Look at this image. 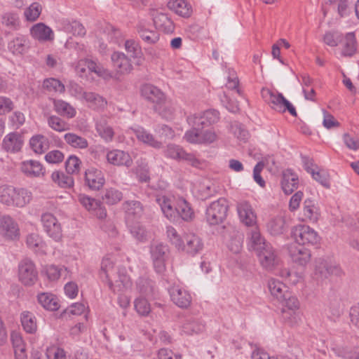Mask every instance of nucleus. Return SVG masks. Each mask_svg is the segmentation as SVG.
Here are the masks:
<instances>
[{
    "label": "nucleus",
    "mask_w": 359,
    "mask_h": 359,
    "mask_svg": "<svg viewBox=\"0 0 359 359\" xmlns=\"http://www.w3.org/2000/svg\"><path fill=\"white\" fill-rule=\"evenodd\" d=\"M99 275L114 293L123 292L131 286L130 278L126 269L116 267L115 262L111 257L102 259Z\"/></svg>",
    "instance_id": "obj_1"
},
{
    "label": "nucleus",
    "mask_w": 359,
    "mask_h": 359,
    "mask_svg": "<svg viewBox=\"0 0 359 359\" xmlns=\"http://www.w3.org/2000/svg\"><path fill=\"white\" fill-rule=\"evenodd\" d=\"M262 95L273 109L281 113L288 111L291 115L297 116L295 108L282 93L263 88Z\"/></svg>",
    "instance_id": "obj_2"
},
{
    "label": "nucleus",
    "mask_w": 359,
    "mask_h": 359,
    "mask_svg": "<svg viewBox=\"0 0 359 359\" xmlns=\"http://www.w3.org/2000/svg\"><path fill=\"white\" fill-rule=\"evenodd\" d=\"M228 203L224 198H220L212 202L206 209L205 218L210 225L222 223L226 217Z\"/></svg>",
    "instance_id": "obj_3"
},
{
    "label": "nucleus",
    "mask_w": 359,
    "mask_h": 359,
    "mask_svg": "<svg viewBox=\"0 0 359 359\" xmlns=\"http://www.w3.org/2000/svg\"><path fill=\"white\" fill-rule=\"evenodd\" d=\"M150 254L155 271L158 273L164 272L169 255L168 246L163 243L154 242L150 246Z\"/></svg>",
    "instance_id": "obj_4"
},
{
    "label": "nucleus",
    "mask_w": 359,
    "mask_h": 359,
    "mask_svg": "<svg viewBox=\"0 0 359 359\" xmlns=\"http://www.w3.org/2000/svg\"><path fill=\"white\" fill-rule=\"evenodd\" d=\"M285 308L283 309V318L285 322L293 325L297 322L298 316L296 311L299 309L298 299L293 296L290 292L285 293L284 297L279 300Z\"/></svg>",
    "instance_id": "obj_5"
},
{
    "label": "nucleus",
    "mask_w": 359,
    "mask_h": 359,
    "mask_svg": "<svg viewBox=\"0 0 359 359\" xmlns=\"http://www.w3.org/2000/svg\"><path fill=\"white\" fill-rule=\"evenodd\" d=\"M18 277L20 281L26 286L33 285L38 278V272L34 262L28 259H23L18 265Z\"/></svg>",
    "instance_id": "obj_6"
},
{
    "label": "nucleus",
    "mask_w": 359,
    "mask_h": 359,
    "mask_svg": "<svg viewBox=\"0 0 359 359\" xmlns=\"http://www.w3.org/2000/svg\"><path fill=\"white\" fill-rule=\"evenodd\" d=\"M292 235L296 243L301 245H314L319 241L317 232L306 225H298L292 231Z\"/></svg>",
    "instance_id": "obj_7"
},
{
    "label": "nucleus",
    "mask_w": 359,
    "mask_h": 359,
    "mask_svg": "<svg viewBox=\"0 0 359 359\" xmlns=\"http://www.w3.org/2000/svg\"><path fill=\"white\" fill-rule=\"evenodd\" d=\"M167 157L175 159L183 160L194 168H201L202 163L193 154L187 153L181 147L175 144H168L165 151Z\"/></svg>",
    "instance_id": "obj_8"
},
{
    "label": "nucleus",
    "mask_w": 359,
    "mask_h": 359,
    "mask_svg": "<svg viewBox=\"0 0 359 359\" xmlns=\"http://www.w3.org/2000/svg\"><path fill=\"white\" fill-rule=\"evenodd\" d=\"M41 222L44 231L53 240L58 241L62 236V226L57 219L51 213L41 215Z\"/></svg>",
    "instance_id": "obj_9"
},
{
    "label": "nucleus",
    "mask_w": 359,
    "mask_h": 359,
    "mask_svg": "<svg viewBox=\"0 0 359 359\" xmlns=\"http://www.w3.org/2000/svg\"><path fill=\"white\" fill-rule=\"evenodd\" d=\"M341 270L339 266L319 258L316 261L314 276L318 280H323L331 276H339Z\"/></svg>",
    "instance_id": "obj_10"
},
{
    "label": "nucleus",
    "mask_w": 359,
    "mask_h": 359,
    "mask_svg": "<svg viewBox=\"0 0 359 359\" xmlns=\"http://www.w3.org/2000/svg\"><path fill=\"white\" fill-rule=\"evenodd\" d=\"M259 261L262 266L267 271L273 270L279 264L277 252L271 243L265 245L262 250L257 252Z\"/></svg>",
    "instance_id": "obj_11"
},
{
    "label": "nucleus",
    "mask_w": 359,
    "mask_h": 359,
    "mask_svg": "<svg viewBox=\"0 0 359 359\" xmlns=\"http://www.w3.org/2000/svg\"><path fill=\"white\" fill-rule=\"evenodd\" d=\"M237 212L241 222L247 226H256L257 215L248 201H241L237 204Z\"/></svg>",
    "instance_id": "obj_12"
},
{
    "label": "nucleus",
    "mask_w": 359,
    "mask_h": 359,
    "mask_svg": "<svg viewBox=\"0 0 359 359\" xmlns=\"http://www.w3.org/2000/svg\"><path fill=\"white\" fill-rule=\"evenodd\" d=\"M85 185L91 190H100L104 184V175L100 170L90 168L85 171Z\"/></svg>",
    "instance_id": "obj_13"
},
{
    "label": "nucleus",
    "mask_w": 359,
    "mask_h": 359,
    "mask_svg": "<svg viewBox=\"0 0 359 359\" xmlns=\"http://www.w3.org/2000/svg\"><path fill=\"white\" fill-rule=\"evenodd\" d=\"M107 162L115 166H125L129 168L133 165L130 155L123 150L113 149L107 153Z\"/></svg>",
    "instance_id": "obj_14"
},
{
    "label": "nucleus",
    "mask_w": 359,
    "mask_h": 359,
    "mask_svg": "<svg viewBox=\"0 0 359 359\" xmlns=\"http://www.w3.org/2000/svg\"><path fill=\"white\" fill-rule=\"evenodd\" d=\"M0 233L7 239L13 240L19 236L18 224L9 216H3L0 218Z\"/></svg>",
    "instance_id": "obj_15"
},
{
    "label": "nucleus",
    "mask_w": 359,
    "mask_h": 359,
    "mask_svg": "<svg viewBox=\"0 0 359 359\" xmlns=\"http://www.w3.org/2000/svg\"><path fill=\"white\" fill-rule=\"evenodd\" d=\"M111 60L113 67L119 74H128L133 69L130 60L123 53L114 52L111 56Z\"/></svg>",
    "instance_id": "obj_16"
},
{
    "label": "nucleus",
    "mask_w": 359,
    "mask_h": 359,
    "mask_svg": "<svg viewBox=\"0 0 359 359\" xmlns=\"http://www.w3.org/2000/svg\"><path fill=\"white\" fill-rule=\"evenodd\" d=\"M169 293L172 301L178 307L187 309L190 306L191 296L187 290L174 286L169 289Z\"/></svg>",
    "instance_id": "obj_17"
},
{
    "label": "nucleus",
    "mask_w": 359,
    "mask_h": 359,
    "mask_svg": "<svg viewBox=\"0 0 359 359\" xmlns=\"http://www.w3.org/2000/svg\"><path fill=\"white\" fill-rule=\"evenodd\" d=\"M142 95L154 105H158L164 101L165 94L157 87L151 84H144L141 88Z\"/></svg>",
    "instance_id": "obj_18"
},
{
    "label": "nucleus",
    "mask_w": 359,
    "mask_h": 359,
    "mask_svg": "<svg viewBox=\"0 0 359 359\" xmlns=\"http://www.w3.org/2000/svg\"><path fill=\"white\" fill-rule=\"evenodd\" d=\"M23 143L22 136L20 133H11L4 138L2 147L8 152L15 153L21 149Z\"/></svg>",
    "instance_id": "obj_19"
},
{
    "label": "nucleus",
    "mask_w": 359,
    "mask_h": 359,
    "mask_svg": "<svg viewBox=\"0 0 359 359\" xmlns=\"http://www.w3.org/2000/svg\"><path fill=\"white\" fill-rule=\"evenodd\" d=\"M290 255L292 261L299 265L304 266L311 259V252L304 245H295L290 248Z\"/></svg>",
    "instance_id": "obj_20"
},
{
    "label": "nucleus",
    "mask_w": 359,
    "mask_h": 359,
    "mask_svg": "<svg viewBox=\"0 0 359 359\" xmlns=\"http://www.w3.org/2000/svg\"><path fill=\"white\" fill-rule=\"evenodd\" d=\"M298 184V177L292 171V170L287 169L283 171L281 187L285 194H292L295 189H297Z\"/></svg>",
    "instance_id": "obj_21"
},
{
    "label": "nucleus",
    "mask_w": 359,
    "mask_h": 359,
    "mask_svg": "<svg viewBox=\"0 0 359 359\" xmlns=\"http://www.w3.org/2000/svg\"><path fill=\"white\" fill-rule=\"evenodd\" d=\"M203 244L198 236L195 234H188L184 238V247L180 248V250L194 255L199 252L203 249Z\"/></svg>",
    "instance_id": "obj_22"
},
{
    "label": "nucleus",
    "mask_w": 359,
    "mask_h": 359,
    "mask_svg": "<svg viewBox=\"0 0 359 359\" xmlns=\"http://www.w3.org/2000/svg\"><path fill=\"white\" fill-rule=\"evenodd\" d=\"M32 36L39 41H52L54 34L52 29L43 23H37L30 29Z\"/></svg>",
    "instance_id": "obj_23"
},
{
    "label": "nucleus",
    "mask_w": 359,
    "mask_h": 359,
    "mask_svg": "<svg viewBox=\"0 0 359 359\" xmlns=\"http://www.w3.org/2000/svg\"><path fill=\"white\" fill-rule=\"evenodd\" d=\"M326 314L331 319L339 318L344 311V304L341 299L336 295L329 296L327 304Z\"/></svg>",
    "instance_id": "obj_24"
},
{
    "label": "nucleus",
    "mask_w": 359,
    "mask_h": 359,
    "mask_svg": "<svg viewBox=\"0 0 359 359\" xmlns=\"http://www.w3.org/2000/svg\"><path fill=\"white\" fill-rule=\"evenodd\" d=\"M288 229V223L285 216H277L269 220L267 229L270 234L278 236L283 234Z\"/></svg>",
    "instance_id": "obj_25"
},
{
    "label": "nucleus",
    "mask_w": 359,
    "mask_h": 359,
    "mask_svg": "<svg viewBox=\"0 0 359 359\" xmlns=\"http://www.w3.org/2000/svg\"><path fill=\"white\" fill-rule=\"evenodd\" d=\"M156 203L160 205L165 216L170 221L177 219V203L174 207L171 201L165 196H157Z\"/></svg>",
    "instance_id": "obj_26"
},
{
    "label": "nucleus",
    "mask_w": 359,
    "mask_h": 359,
    "mask_svg": "<svg viewBox=\"0 0 359 359\" xmlns=\"http://www.w3.org/2000/svg\"><path fill=\"white\" fill-rule=\"evenodd\" d=\"M20 169L29 177H38L44 173L42 165L39 161L33 160L22 162Z\"/></svg>",
    "instance_id": "obj_27"
},
{
    "label": "nucleus",
    "mask_w": 359,
    "mask_h": 359,
    "mask_svg": "<svg viewBox=\"0 0 359 359\" xmlns=\"http://www.w3.org/2000/svg\"><path fill=\"white\" fill-rule=\"evenodd\" d=\"M95 128L99 135L105 141H111L114 132L111 126L108 123V118L101 116L96 121Z\"/></svg>",
    "instance_id": "obj_28"
},
{
    "label": "nucleus",
    "mask_w": 359,
    "mask_h": 359,
    "mask_svg": "<svg viewBox=\"0 0 359 359\" xmlns=\"http://www.w3.org/2000/svg\"><path fill=\"white\" fill-rule=\"evenodd\" d=\"M153 20L156 27L161 29L164 33L171 34L174 32L175 25L166 14L157 13Z\"/></svg>",
    "instance_id": "obj_29"
},
{
    "label": "nucleus",
    "mask_w": 359,
    "mask_h": 359,
    "mask_svg": "<svg viewBox=\"0 0 359 359\" xmlns=\"http://www.w3.org/2000/svg\"><path fill=\"white\" fill-rule=\"evenodd\" d=\"M137 32L142 40L149 45L155 44L159 40V34L140 22L137 25Z\"/></svg>",
    "instance_id": "obj_30"
},
{
    "label": "nucleus",
    "mask_w": 359,
    "mask_h": 359,
    "mask_svg": "<svg viewBox=\"0 0 359 359\" xmlns=\"http://www.w3.org/2000/svg\"><path fill=\"white\" fill-rule=\"evenodd\" d=\"M303 215L304 217V220L311 222L318 221L320 212L313 200L307 198L304 201Z\"/></svg>",
    "instance_id": "obj_31"
},
{
    "label": "nucleus",
    "mask_w": 359,
    "mask_h": 359,
    "mask_svg": "<svg viewBox=\"0 0 359 359\" xmlns=\"http://www.w3.org/2000/svg\"><path fill=\"white\" fill-rule=\"evenodd\" d=\"M194 216V212L189 203L183 198L177 200V219L182 218L184 221H190Z\"/></svg>",
    "instance_id": "obj_32"
},
{
    "label": "nucleus",
    "mask_w": 359,
    "mask_h": 359,
    "mask_svg": "<svg viewBox=\"0 0 359 359\" xmlns=\"http://www.w3.org/2000/svg\"><path fill=\"white\" fill-rule=\"evenodd\" d=\"M84 100L88 102L89 107L94 110L104 109L107 105V101L104 97L93 92L85 93Z\"/></svg>",
    "instance_id": "obj_33"
},
{
    "label": "nucleus",
    "mask_w": 359,
    "mask_h": 359,
    "mask_svg": "<svg viewBox=\"0 0 359 359\" xmlns=\"http://www.w3.org/2000/svg\"><path fill=\"white\" fill-rule=\"evenodd\" d=\"M125 48L130 56L136 60L135 64L140 65L143 59V53L139 43L134 39L126 40Z\"/></svg>",
    "instance_id": "obj_34"
},
{
    "label": "nucleus",
    "mask_w": 359,
    "mask_h": 359,
    "mask_svg": "<svg viewBox=\"0 0 359 359\" xmlns=\"http://www.w3.org/2000/svg\"><path fill=\"white\" fill-rule=\"evenodd\" d=\"M168 7L182 17L188 18L191 15V8L184 0H170Z\"/></svg>",
    "instance_id": "obj_35"
},
{
    "label": "nucleus",
    "mask_w": 359,
    "mask_h": 359,
    "mask_svg": "<svg viewBox=\"0 0 359 359\" xmlns=\"http://www.w3.org/2000/svg\"><path fill=\"white\" fill-rule=\"evenodd\" d=\"M55 111L60 116L71 118L75 116L76 110L68 102L62 100H53Z\"/></svg>",
    "instance_id": "obj_36"
},
{
    "label": "nucleus",
    "mask_w": 359,
    "mask_h": 359,
    "mask_svg": "<svg viewBox=\"0 0 359 359\" xmlns=\"http://www.w3.org/2000/svg\"><path fill=\"white\" fill-rule=\"evenodd\" d=\"M29 144L36 154H41L48 149L49 140L42 135H37L30 139Z\"/></svg>",
    "instance_id": "obj_37"
},
{
    "label": "nucleus",
    "mask_w": 359,
    "mask_h": 359,
    "mask_svg": "<svg viewBox=\"0 0 359 359\" xmlns=\"http://www.w3.org/2000/svg\"><path fill=\"white\" fill-rule=\"evenodd\" d=\"M268 287L271 294L278 301L284 297L285 293H287V286L281 281L275 278H271L268 282Z\"/></svg>",
    "instance_id": "obj_38"
},
{
    "label": "nucleus",
    "mask_w": 359,
    "mask_h": 359,
    "mask_svg": "<svg viewBox=\"0 0 359 359\" xmlns=\"http://www.w3.org/2000/svg\"><path fill=\"white\" fill-rule=\"evenodd\" d=\"M37 299L38 302L47 310L56 311L59 309L56 297L51 293H40L37 296Z\"/></svg>",
    "instance_id": "obj_39"
},
{
    "label": "nucleus",
    "mask_w": 359,
    "mask_h": 359,
    "mask_svg": "<svg viewBox=\"0 0 359 359\" xmlns=\"http://www.w3.org/2000/svg\"><path fill=\"white\" fill-rule=\"evenodd\" d=\"M21 323L26 332L29 334L35 333L37 330L36 318L33 313L25 311L20 316Z\"/></svg>",
    "instance_id": "obj_40"
},
{
    "label": "nucleus",
    "mask_w": 359,
    "mask_h": 359,
    "mask_svg": "<svg viewBox=\"0 0 359 359\" xmlns=\"http://www.w3.org/2000/svg\"><path fill=\"white\" fill-rule=\"evenodd\" d=\"M154 110L157 112L160 116L165 119H170L172 118L175 112V108L172 104L164 98V101L160 104L154 105Z\"/></svg>",
    "instance_id": "obj_41"
},
{
    "label": "nucleus",
    "mask_w": 359,
    "mask_h": 359,
    "mask_svg": "<svg viewBox=\"0 0 359 359\" xmlns=\"http://www.w3.org/2000/svg\"><path fill=\"white\" fill-rule=\"evenodd\" d=\"M32 198L31 191L26 189H15V193L14 196V205L17 207H24L30 202Z\"/></svg>",
    "instance_id": "obj_42"
},
{
    "label": "nucleus",
    "mask_w": 359,
    "mask_h": 359,
    "mask_svg": "<svg viewBox=\"0 0 359 359\" xmlns=\"http://www.w3.org/2000/svg\"><path fill=\"white\" fill-rule=\"evenodd\" d=\"M53 181L62 188H70L74 185V179L69 174H65L62 172L55 171L52 173Z\"/></svg>",
    "instance_id": "obj_43"
},
{
    "label": "nucleus",
    "mask_w": 359,
    "mask_h": 359,
    "mask_svg": "<svg viewBox=\"0 0 359 359\" xmlns=\"http://www.w3.org/2000/svg\"><path fill=\"white\" fill-rule=\"evenodd\" d=\"M64 139L68 144L74 148L86 149L88 146L86 139L74 133H69L65 134Z\"/></svg>",
    "instance_id": "obj_44"
},
{
    "label": "nucleus",
    "mask_w": 359,
    "mask_h": 359,
    "mask_svg": "<svg viewBox=\"0 0 359 359\" xmlns=\"http://www.w3.org/2000/svg\"><path fill=\"white\" fill-rule=\"evenodd\" d=\"M137 138L142 142L147 144L154 148H160L161 143L154 137V136L146 131L144 128H139L135 130Z\"/></svg>",
    "instance_id": "obj_45"
},
{
    "label": "nucleus",
    "mask_w": 359,
    "mask_h": 359,
    "mask_svg": "<svg viewBox=\"0 0 359 359\" xmlns=\"http://www.w3.org/2000/svg\"><path fill=\"white\" fill-rule=\"evenodd\" d=\"M356 51V39L353 32H349L345 36V42L342 50L344 56H352Z\"/></svg>",
    "instance_id": "obj_46"
},
{
    "label": "nucleus",
    "mask_w": 359,
    "mask_h": 359,
    "mask_svg": "<svg viewBox=\"0 0 359 359\" xmlns=\"http://www.w3.org/2000/svg\"><path fill=\"white\" fill-rule=\"evenodd\" d=\"M137 287L143 295L149 297L154 294V283L150 279L140 278L137 283Z\"/></svg>",
    "instance_id": "obj_47"
},
{
    "label": "nucleus",
    "mask_w": 359,
    "mask_h": 359,
    "mask_svg": "<svg viewBox=\"0 0 359 359\" xmlns=\"http://www.w3.org/2000/svg\"><path fill=\"white\" fill-rule=\"evenodd\" d=\"M15 189L11 186H1L0 187V202L6 205H14V196Z\"/></svg>",
    "instance_id": "obj_48"
},
{
    "label": "nucleus",
    "mask_w": 359,
    "mask_h": 359,
    "mask_svg": "<svg viewBox=\"0 0 359 359\" xmlns=\"http://www.w3.org/2000/svg\"><path fill=\"white\" fill-rule=\"evenodd\" d=\"M255 229L252 230L250 233V241L252 248L256 251L262 250L265 245H269V243L266 242L265 239L261 236L257 226H254Z\"/></svg>",
    "instance_id": "obj_49"
},
{
    "label": "nucleus",
    "mask_w": 359,
    "mask_h": 359,
    "mask_svg": "<svg viewBox=\"0 0 359 359\" xmlns=\"http://www.w3.org/2000/svg\"><path fill=\"white\" fill-rule=\"evenodd\" d=\"M166 234L169 241L171 244L175 245L177 250H180V248L184 247V239L181 238L174 227L171 226H167Z\"/></svg>",
    "instance_id": "obj_50"
},
{
    "label": "nucleus",
    "mask_w": 359,
    "mask_h": 359,
    "mask_svg": "<svg viewBox=\"0 0 359 359\" xmlns=\"http://www.w3.org/2000/svg\"><path fill=\"white\" fill-rule=\"evenodd\" d=\"M43 88L49 92L63 93L65 90L64 84L54 78L46 79L43 82Z\"/></svg>",
    "instance_id": "obj_51"
},
{
    "label": "nucleus",
    "mask_w": 359,
    "mask_h": 359,
    "mask_svg": "<svg viewBox=\"0 0 359 359\" xmlns=\"http://www.w3.org/2000/svg\"><path fill=\"white\" fill-rule=\"evenodd\" d=\"M48 124L52 129L58 132H63L69 129V125L57 116H50L48 118Z\"/></svg>",
    "instance_id": "obj_52"
},
{
    "label": "nucleus",
    "mask_w": 359,
    "mask_h": 359,
    "mask_svg": "<svg viewBox=\"0 0 359 359\" xmlns=\"http://www.w3.org/2000/svg\"><path fill=\"white\" fill-rule=\"evenodd\" d=\"M8 48L13 54H22L26 48L25 36H18L8 43Z\"/></svg>",
    "instance_id": "obj_53"
},
{
    "label": "nucleus",
    "mask_w": 359,
    "mask_h": 359,
    "mask_svg": "<svg viewBox=\"0 0 359 359\" xmlns=\"http://www.w3.org/2000/svg\"><path fill=\"white\" fill-rule=\"evenodd\" d=\"M123 198V194L115 189H107L102 196V200L109 205H114L119 202Z\"/></svg>",
    "instance_id": "obj_54"
},
{
    "label": "nucleus",
    "mask_w": 359,
    "mask_h": 359,
    "mask_svg": "<svg viewBox=\"0 0 359 359\" xmlns=\"http://www.w3.org/2000/svg\"><path fill=\"white\" fill-rule=\"evenodd\" d=\"M123 208L128 215L139 217L143 212V208L140 201H126L123 203Z\"/></svg>",
    "instance_id": "obj_55"
},
{
    "label": "nucleus",
    "mask_w": 359,
    "mask_h": 359,
    "mask_svg": "<svg viewBox=\"0 0 359 359\" xmlns=\"http://www.w3.org/2000/svg\"><path fill=\"white\" fill-rule=\"evenodd\" d=\"M2 24L11 29H17L20 25L18 15L14 13H6L2 15Z\"/></svg>",
    "instance_id": "obj_56"
},
{
    "label": "nucleus",
    "mask_w": 359,
    "mask_h": 359,
    "mask_svg": "<svg viewBox=\"0 0 359 359\" xmlns=\"http://www.w3.org/2000/svg\"><path fill=\"white\" fill-rule=\"evenodd\" d=\"M26 243L27 246L35 251L43 250L45 243L37 233H30L27 236Z\"/></svg>",
    "instance_id": "obj_57"
},
{
    "label": "nucleus",
    "mask_w": 359,
    "mask_h": 359,
    "mask_svg": "<svg viewBox=\"0 0 359 359\" xmlns=\"http://www.w3.org/2000/svg\"><path fill=\"white\" fill-rule=\"evenodd\" d=\"M313 180L319 182L323 187L326 189H330V175L327 171L323 170H315L311 174Z\"/></svg>",
    "instance_id": "obj_58"
},
{
    "label": "nucleus",
    "mask_w": 359,
    "mask_h": 359,
    "mask_svg": "<svg viewBox=\"0 0 359 359\" xmlns=\"http://www.w3.org/2000/svg\"><path fill=\"white\" fill-rule=\"evenodd\" d=\"M136 311L142 316H147L151 311L150 304L144 298H137L134 302Z\"/></svg>",
    "instance_id": "obj_59"
},
{
    "label": "nucleus",
    "mask_w": 359,
    "mask_h": 359,
    "mask_svg": "<svg viewBox=\"0 0 359 359\" xmlns=\"http://www.w3.org/2000/svg\"><path fill=\"white\" fill-rule=\"evenodd\" d=\"M79 201L88 211H93L99 208L100 201L86 195H79Z\"/></svg>",
    "instance_id": "obj_60"
},
{
    "label": "nucleus",
    "mask_w": 359,
    "mask_h": 359,
    "mask_svg": "<svg viewBox=\"0 0 359 359\" xmlns=\"http://www.w3.org/2000/svg\"><path fill=\"white\" fill-rule=\"evenodd\" d=\"M41 12V6L37 3L34 2L32 4L29 8H27L25 11V15L27 20L34 21L36 20L39 16L40 15Z\"/></svg>",
    "instance_id": "obj_61"
},
{
    "label": "nucleus",
    "mask_w": 359,
    "mask_h": 359,
    "mask_svg": "<svg viewBox=\"0 0 359 359\" xmlns=\"http://www.w3.org/2000/svg\"><path fill=\"white\" fill-rule=\"evenodd\" d=\"M81 161L76 156H70L65 162V168L68 174L77 173L79 170Z\"/></svg>",
    "instance_id": "obj_62"
},
{
    "label": "nucleus",
    "mask_w": 359,
    "mask_h": 359,
    "mask_svg": "<svg viewBox=\"0 0 359 359\" xmlns=\"http://www.w3.org/2000/svg\"><path fill=\"white\" fill-rule=\"evenodd\" d=\"M203 329V326L196 321H190L184 323L182 326V331L187 334L198 333Z\"/></svg>",
    "instance_id": "obj_63"
},
{
    "label": "nucleus",
    "mask_w": 359,
    "mask_h": 359,
    "mask_svg": "<svg viewBox=\"0 0 359 359\" xmlns=\"http://www.w3.org/2000/svg\"><path fill=\"white\" fill-rule=\"evenodd\" d=\"M343 140L346 146L351 150L357 151L359 149V139L351 136L348 133L343 135Z\"/></svg>",
    "instance_id": "obj_64"
}]
</instances>
